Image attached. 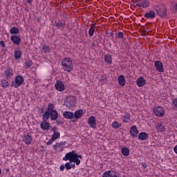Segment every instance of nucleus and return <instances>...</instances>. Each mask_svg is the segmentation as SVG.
I'll use <instances>...</instances> for the list:
<instances>
[{
  "label": "nucleus",
  "mask_w": 177,
  "mask_h": 177,
  "mask_svg": "<svg viewBox=\"0 0 177 177\" xmlns=\"http://www.w3.org/2000/svg\"><path fill=\"white\" fill-rule=\"evenodd\" d=\"M80 158H82V156L78 155L75 153V151L67 153V160L69 161L67 162V169H74L75 168V164L77 166L80 165L81 164V160Z\"/></svg>",
  "instance_id": "f257e3e1"
},
{
  "label": "nucleus",
  "mask_w": 177,
  "mask_h": 177,
  "mask_svg": "<svg viewBox=\"0 0 177 177\" xmlns=\"http://www.w3.org/2000/svg\"><path fill=\"white\" fill-rule=\"evenodd\" d=\"M155 10L158 16L160 17H167V7L164 5H161L156 7Z\"/></svg>",
  "instance_id": "f03ea898"
},
{
  "label": "nucleus",
  "mask_w": 177,
  "mask_h": 177,
  "mask_svg": "<svg viewBox=\"0 0 177 177\" xmlns=\"http://www.w3.org/2000/svg\"><path fill=\"white\" fill-rule=\"evenodd\" d=\"M153 113L157 117H164L165 115V111H164V108L161 106H156L153 108Z\"/></svg>",
  "instance_id": "7ed1b4c3"
},
{
  "label": "nucleus",
  "mask_w": 177,
  "mask_h": 177,
  "mask_svg": "<svg viewBox=\"0 0 177 177\" xmlns=\"http://www.w3.org/2000/svg\"><path fill=\"white\" fill-rule=\"evenodd\" d=\"M68 105L67 107L70 110L71 109H74L75 107V104L77 103V100L75 97L73 96L67 97Z\"/></svg>",
  "instance_id": "20e7f679"
},
{
  "label": "nucleus",
  "mask_w": 177,
  "mask_h": 177,
  "mask_svg": "<svg viewBox=\"0 0 177 177\" xmlns=\"http://www.w3.org/2000/svg\"><path fill=\"white\" fill-rule=\"evenodd\" d=\"M54 106L53 104H49L47 110L46 111L45 113L44 114V120H48L49 116L50 115V112L54 109Z\"/></svg>",
  "instance_id": "39448f33"
},
{
  "label": "nucleus",
  "mask_w": 177,
  "mask_h": 177,
  "mask_svg": "<svg viewBox=\"0 0 177 177\" xmlns=\"http://www.w3.org/2000/svg\"><path fill=\"white\" fill-rule=\"evenodd\" d=\"M155 68L158 71V73H164V65L160 61H156L154 62Z\"/></svg>",
  "instance_id": "423d86ee"
},
{
  "label": "nucleus",
  "mask_w": 177,
  "mask_h": 177,
  "mask_svg": "<svg viewBox=\"0 0 177 177\" xmlns=\"http://www.w3.org/2000/svg\"><path fill=\"white\" fill-rule=\"evenodd\" d=\"M129 133L131 135L132 138H138V135H139L138 127L136 125L132 126L130 129Z\"/></svg>",
  "instance_id": "0eeeda50"
},
{
  "label": "nucleus",
  "mask_w": 177,
  "mask_h": 177,
  "mask_svg": "<svg viewBox=\"0 0 177 177\" xmlns=\"http://www.w3.org/2000/svg\"><path fill=\"white\" fill-rule=\"evenodd\" d=\"M82 114H84V110L79 109L77 110L74 113V120H73V122H77V120H79V118H81L82 117Z\"/></svg>",
  "instance_id": "6e6552de"
},
{
  "label": "nucleus",
  "mask_w": 177,
  "mask_h": 177,
  "mask_svg": "<svg viewBox=\"0 0 177 177\" xmlns=\"http://www.w3.org/2000/svg\"><path fill=\"white\" fill-rule=\"evenodd\" d=\"M88 124L91 128L96 129V118L95 116H91L88 120Z\"/></svg>",
  "instance_id": "1a4fd4ad"
},
{
  "label": "nucleus",
  "mask_w": 177,
  "mask_h": 177,
  "mask_svg": "<svg viewBox=\"0 0 177 177\" xmlns=\"http://www.w3.org/2000/svg\"><path fill=\"white\" fill-rule=\"evenodd\" d=\"M15 87L18 88V86H20V85H21V84L24 82V78H23V76L17 75L15 77Z\"/></svg>",
  "instance_id": "9d476101"
},
{
  "label": "nucleus",
  "mask_w": 177,
  "mask_h": 177,
  "mask_svg": "<svg viewBox=\"0 0 177 177\" xmlns=\"http://www.w3.org/2000/svg\"><path fill=\"white\" fill-rule=\"evenodd\" d=\"M22 140L25 145H29L32 142V138H31V136L25 134L22 137Z\"/></svg>",
  "instance_id": "9b49d317"
},
{
  "label": "nucleus",
  "mask_w": 177,
  "mask_h": 177,
  "mask_svg": "<svg viewBox=\"0 0 177 177\" xmlns=\"http://www.w3.org/2000/svg\"><path fill=\"white\" fill-rule=\"evenodd\" d=\"M10 39H11L12 42H13V44H15V45H20V42L21 41V39L17 35H12L10 37Z\"/></svg>",
  "instance_id": "f8f14e48"
},
{
  "label": "nucleus",
  "mask_w": 177,
  "mask_h": 177,
  "mask_svg": "<svg viewBox=\"0 0 177 177\" xmlns=\"http://www.w3.org/2000/svg\"><path fill=\"white\" fill-rule=\"evenodd\" d=\"M21 55H23V51L19 48H16L14 50V57L15 60H19L20 57H21Z\"/></svg>",
  "instance_id": "ddd939ff"
},
{
  "label": "nucleus",
  "mask_w": 177,
  "mask_h": 177,
  "mask_svg": "<svg viewBox=\"0 0 177 177\" xmlns=\"http://www.w3.org/2000/svg\"><path fill=\"white\" fill-rule=\"evenodd\" d=\"M102 177H117V172L114 171H107L102 174Z\"/></svg>",
  "instance_id": "4468645a"
},
{
  "label": "nucleus",
  "mask_w": 177,
  "mask_h": 177,
  "mask_svg": "<svg viewBox=\"0 0 177 177\" xmlns=\"http://www.w3.org/2000/svg\"><path fill=\"white\" fill-rule=\"evenodd\" d=\"M136 84L137 86H145V85H146V80H145V78H143V77H140L136 80Z\"/></svg>",
  "instance_id": "2eb2a0df"
},
{
  "label": "nucleus",
  "mask_w": 177,
  "mask_h": 177,
  "mask_svg": "<svg viewBox=\"0 0 177 177\" xmlns=\"http://www.w3.org/2000/svg\"><path fill=\"white\" fill-rule=\"evenodd\" d=\"M74 70V64H73V61L70 58L67 59V71L68 73H71Z\"/></svg>",
  "instance_id": "dca6fc26"
},
{
  "label": "nucleus",
  "mask_w": 177,
  "mask_h": 177,
  "mask_svg": "<svg viewBox=\"0 0 177 177\" xmlns=\"http://www.w3.org/2000/svg\"><path fill=\"white\" fill-rule=\"evenodd\" d=\"M49 117H50L51 120L53 121H56V120H57V117H59V114L57 113V111L56 110H52L50 112V115Z\"/></svg>",
  "instance_id": "f3484780"
},
{
  "label": "nucleus",
  "mask_w": 177,
  "mask_h": 177,
  "mask_svg": "<svg viewBox=\"0 0 177 177\" xmlns=\"http://www.w3.org/2000/svg\"><path fill=\"white\" fill-rule=\"evenodd\" d=\"M139 140H147L149 139V133L146 132H141L138 135Z\"/></svg>",
  "instance_id": "a211bd4d"
},
{
  "label": "nucleus",
  "mask_w": 177,
  "mask_h": 177,
  "mask_svg": "<svg viewBox=\"0 0 177 177\" xmlns=\"http://www.w3.org/2000/svg\"><path fill=\"white\" fill-rule=\"evenodd\" d=\"M49 122H46V121H43L41 122L40 124V128L43 130V131H48L49 129Z\"/></svg>",
  "instance_id": "6ab92c4d"
},
{
  "label": "nucleus",
  "mask_w": 177,
  "mask_h": 177,
  "mask_svg": "<svg viewBox=\"0 0 177 177\" xmlns=\"http://www.w3.org/2000/svg\"><path fill=\"white\" fill-rule=\"evenodd\" d=\"M118 81L120 86H125V76L120 75L118 77Z\"/></svg>",
  "instance_id": "aec40b11"
},
{
  "label": "nucleus",
  "mask_w": 177,
  "mask_h": 177,
  "mask_svg": "<svg viewBox=\"0 0 177 177\" xmlns=\"http://www.w3.org/2000/svg\"><path fill=\"white\" fill-rule=\"evenodd\" d=\"M55 88L57 91L62 92V91H64V84L62 82H57L55 84Z\"/></svg>",
  "instance_id": "412c9836"
},
{
  "label": "nucleus",
  "mask_w": 177,
  "mask_h": 177,
  "mask_svg": "<svg viewBox=\"0 0 177 177\" xmlns=\"http://www.w3.org/2000/svg\"><path fill=\"white\" fill-rule=\"evenodd\" d=\"M145 17H146V19H154V17H156V12L153 10H151L149 12L145 14Z\"/></svg>",
  "instance_id": "4be33fe9"
},
{
  "label": "nucleus",
  "mask_w": 177,
  "mask_h": 177,
  "mask_svg": "<svg viewBox=\"0 0 177 177\" xmlns=\"http://www.w3.org/2000/svg\"><path fill=\"white\" fill-rule=\"evenodd\" d=\"M104 62L108 63V64H111V63H113V58H111V55H110V54L104 55Z\"/></svg>",
  "instance_id": "5701e85b"
},
{
  "label": "nucleus",
  "mask_w": 177,
  "mask_h": 177,
  "mask_svg": "<svg viewBox=\"0 0 177 177\" xmlns=\"http://www.w3.org/2000/svg\"><path fill=\"white\" fill-rule=\"evenodd\" d=\"M122 154L125 157H128L129 156V149L127 147L122 148Z\"/></svg>",
  "instance_id": "b1692460"
},
{
  "label": "nucleus",
  "mask_w": 177,
  "mask_h": 177,
  "mask_svg": "<svg viewBox=\"0 0 177 177\" xmlns=\"http://www.w3.org/2000/svg\"><path fill=\"white\" fill-rule=\"evenodd\" d=\"M19 32V28H16V27H12L10 29V33L12 34V35H17Z\"/></svg>",
  "instance_id": "393cba45"
},
{
  "label": "nucleus",
  "mask_w": 177,
  "mask_h": 177,
  "mask_svg": "<svg viewBox=\"0 0 177 177\" xmlns=\"http://www.w3.org/2000/svg\"><path fill=\"white\" fill-rule=\"evenodd\" d=\"M156 129L157 131H160V132H164V131H165V127L164 126H162V124L158 123L156 124Z\"/></svg>",
  "instance_id": "a878e982"
},
{
  "label": "nucleus",
  "mask_w": 177,
  "mask_h": 177,
  "mask_svg": "<svg viewBox=\"0 0 177 177\" xmlns=\"http://www.w3.org/2000/svg\"><path fill=\"white\" fill-rule=\"evenodd\" d=\"M121 125L122 124L121 123H118L117 121H114L112 123V127L114 129H118V128L121 127Z\"/></svg>",
  "instance_id": "bb28decb"
},
{
  "label": "nucleus",
  "mask_w": 177,
  "mask_h": 177,
  "mask_svg": "<svg viewBox=\"0 0 177 177\" xmlns=\"http://www.w3.org/2000/svg\"><path fill=\"white\" fill-rule=\"evenodd\" d=\"M6 75L7 78H10L13 75V71L8 69L6 71Z\"/></svg>",
  "instance_id": "cd10ccee"
},
{
  "label": "nucleus",
  "mask_w": 177,
  "mask_h": 177,
  "mask_svg": "<svg viewBox=\"0 0 177 177\" xmlns=\"http://www.w3.org/2000/svg\"><path fill=\"white\" fill-rule=\"evenodd\" d=\"M60 137V133L57 132V131H54L53 136H52V138L54 140H56V139H58Z\"/></svg>",
  "instance_id": "c85d7f7f"
},
{
  "label": "nucleus",
  "mask_w": 177,
  "mask_h": 177,
  "mask_svg": "<svg viewBox=\"0 0 177 177\" xmlns=\"http://www.w3.org/2000/svg\"><path fill=\"white\" fill-rule=\"evenodd\" d=\"M53 150H55L56 151H60L59 149H62V145L59 143H56L55 145L53 146Z\"/></svg>",
  "instance_id": "c756f323"
},
{
  "label": "nucleus",
  "mask_w": 177,
  "mask_h": 177,
  "mask_svg": "<svg viewBox=\"0 0 177 177\" xmlns=\"http://www.w3.org/2000/svg\"><path fill=\"white\" fill-rule=\"evenodd\" d=\"M1 86L3 88H8L9 86V82L6 80H1Z\"/></svg>",
  "instance_id": "7c9ffc66"
},
{
  "label": "nucleus",
  "mask_w": 177,
  "mask_h": 177,
  "mask_svg": "<svg viewBox=\"0 0 177 177\" xmlns=\"http://www.w3.org/2000/svg\"><path fill=\"white\" fill-rule=\"evenodd\" d=\"M67 119L73 121V120H74V113L71 111H67Z\"/></svg>",
  "instance_id": "2f4dec72"
},
{
  "label": "nucleus",
  "mask_w": 177,
  "mask_h": 177,
  "mask_svg": "<svg viewBox=\"0 0 177 177\" xmlns=\"http://www.w3.org/2000/svg\"><path fill=\"white\" fill-rule=\"evenodd\" d=\"M150 6V2L148 0H143L142 1V8H146Z\"/></svg>",
  "instance_id": "473e14b6"
},
{
  "label": "nucleus",
  "mask_w": 177,
  "mask_h": 177,
  "mask_svg": "<svg viewBox=\"0 0 177 177\" xmlns=\"http://www.w3.org/2000/svg\"><path fill=\"white\" fill-rule=\"evenodd\" d=\"M93 34H95V29L93 26H91L88 30V35L89 37H93Z\"/></svg>",
  "instance_id": "72a5a7b5"
},
{
  "label": "nucleus",
  "mask_w": 177,
  "mask_h": 177,
  "mask_svg": "<svg viewBox=\"0 0 177 177\" xmlns=\"http://www.w3.org/2000/svg\"><path fill=\"white\" fill-rule=\"evenodd\" d=\"M129 118H131V115L126 113L124 116V122H128L129 121Z\"/></svg>",
  "instance_id": "f704fd0d"
},
{
  "label": "nucleus",
  "mask_w": 177,
  "mask_h": 177,
  "mask_svg": "<svg viewBox=\"0 0 177 177\" xmlns=\"http://www.w3.org/2000/svg\"><path fill=\"white\" fill-rule=\"evenodd\" d=\"M62 66H63V68H64V70L66 71H67V59H64L63 61H62Z\"/></svg>",
  "instance_id": "c9c22d12"
},
{
  "label": "nucleus",
  "mask_w": 177,
  "mask_h": 177,
  "mask_svg": "<svg viewBox=\"0 0 177 177\" xmlns=\"http://www.w3.org/2000/svg\"><path fill=\"white\" fill-rule=\"evenodd\" d=\"M140 30H142V32L144 33V35H146L147 31H149V28H145V26H142Z\"/></svg>",
  "instance_id": "e433bc0d"
},
{
  "label": "nucleus",
  "mask_w": 177,
  "mask_h": 177,
  "mask_svg": "<svg viewBox=\"0 0 177 177\" xmlns=\"http://www.w3.org/2000/svg\"><path fill=\"white\" fill-rule=\"evenodd\" d=\"M25 66L26 67H31V66H32V62L30 60H26L25 62Z\"/></svg>",
  "instance_id": "4c0bfd02"
},
{
  "label": "nucleus",
  "mask_w": 177,
  "mask_h": 177,
  "mask_svg": "<svg viewBox=\"0 0 177 177\" xmlns=\"http://www.w3.org/2000/svg\"><path fill=\"white\" fill-rule=\"evenodd\" d=\"M118 38H120V39H125V37H124V32H119L118 33Z\"/></svg>",
  "instance_id": "58836bf2"
},
{
  "label": "nucleus",
  "mask_w": 177,
  "mask_h": 177,
  "mask_svg": "<svg viewBox=\"0 0 177 177\" xmlns=\"http://www.w3.org/2000/svg\"><path fill=\"white\" fill-rule=\"evenodd\" d=\"M42 49H43V50H44V52H49V50H50V49L49 48V46H43Z\"/></svg>",
  "instance_id": "ea45409f"
},
{
  "label": "nucleus",
  "mask_w": 177,
  "mask_h": 177,
  "mask_svg": "<svg viewBox=\"0 0 177 177\" xmlns=\"http://www.w3.org/2000/svg\"><path fill=\"white\" fill-rule=\"evenodd\" d=\"M67 168V163H65L64 165H62L59 167L60 171H64V169Z\"/></svg>",
  "instance_id": "a19ab883"
},
{
  "label": "nucleus",
  "mask_w": 177,
  "mask_h": 177,
  "mask_svg": "<svg viewBox=\"0 0 177 177\" xmlns=\"http://www.w3.org/2000/svg\"><path fill=\"white\" fill-rule=\"evenodd\" d=\"M55 140L53 138H51L47 142H46V145H48V146H49V145H52V143H53V141H54Z\"/></svg>",
  "instance_id": "79ce46f5"
},
{
  "label": "nucleus",
  "mask_w": 177,
  "mask_h": 177,
  "mask_svg": "<svg viewBox=\"0 0 177 177\" xmlns=\"http://www.w3.org/2000/svg\"><path fill=\"white\" fill-rule=\"evenodd\" d=\"M143 0H140L138 3H136V6H139L140 8L143 6Z\"/></svg>",
  "instance_id": "37998d69"
},
{
  "label": "nucleus",
  "mask_w": 177,
  "mask_h": 177,
  "mask_svg": "<svg viewBox=\"0 0 177 177\" xmlns=\"http://www.w3.org/2000/svg\"><path fill=\"white\" fill-rule=\"evenodd\" d=\"M101 81H104V82L107 81V79L105 75H101Z\"/></svg>",
  "instance_id": "c03bdc74"
},
{
  "label": "nucleus",
  "mask_w": 177,
  "mask_h": 177,
  "mask_svg": "<svg viewBox=\"0 0 177 177\" xmlns=\"http://www.w3.org/2000/svg\"><path fill=\"white\" fill-rule=\"evenodd\" d=\"M173 104L175 106V107L177 108V98H175V99L173 100Z\"/></svg>",
  "instance_id": "a18cd8bd"
},
{
  "label": "nucleus",
  "mask_w": 177,
  "mask_h": 177,
  "mask_svg": "<svg viewBox=\"0 0 177 177\" xmlns=\"http://www.w3.org/2000/svg\"><path fill=\"white\" fill-rule=\"evenodd\" d=\"M131 2H133V6H134V8H136V1L135 0H131Z\"/></svg>",
  "instance_id": "49530a36"
},
{
  "label": "nucleus",
  "mask_w": 177,
  "mask_h": 177,
  "mask_svg": "<svg viewBox=\"0 0 177 177\" xmlns=\"http://www.w3.org/2000/svg\"><path fill=\"white\" fill-rule=\"evenodd\" d=\"M142 167H143L144 168H147V164H146L145 162H143L142 164Z\"/></svg>",
  "instance_id": "de8ad7c7"
},
{
  "label": "nucleus",
  "mask_w": 177,
  "mask_h": 177,
  "mask_svg": "<svg viewBox=\"0 0 177 177\" xmlns=\"http://www.w3.org/2000/svg\"><path fill=\"white\" fill-rule=\"evenodd\" d=\"M56 26L57 27H62L63 26V24H56Z\"/></svg>",
  "instance_id": "09e8293b"
},
{
  "label": "nucleus",
  "mask_w": 177,
  "mask_h": 177,
  "mask_svg": "<svg viewBox=\"0 0 177 177\" xmlns=\"http://www.w3.org/2000/svg\"><path fill=\"white\" fill-rule=\"evenodd\" d=\"M0 45L3 47L5 46V42L3 41H0Z\"/></svg>",
  "instance_id": "8fccbe9b"
},
{
  "label": "nucleus",
  "mask_w": 177,
  "mask_h": 177,
  "mask_svg": "<svg viewBox=\"0 0 177 177\" xmlns=\"http://www.w3.org/2000/svg\"><path fill=\"white\" fill-rule=\"evenodd\" d=\"M109 35H110V37H111L112 38L114 37V33H113V32H110Z\"/></svg>",
  "instance_id": "3c124183"
},
{
  "label": "nucleus",
  "mask_w": 177,
  "mask_h": 177,
  "mask_svg": "<svg viewBox=\"0 0 177 177\" xmlns=\"http://www.w3.org/2000/svg\"><path fill=\"white\" fill-rule=\"evenodd\" d=\"M64 118H67V111L64 112Z\"/></svg>",
  "instance_id": "603ef678"
},
{
  "label": "nucleus",
  "mask_w": 177,
  "mask_h": 177,
  "mask_svg": "<svg viewBox=\"0 0 177 177\" xmlns=\"http://www.w3.org/2000/svg\"><path fill=\"white\" fill-rule=\"evenodd\" d=\"M63 160H64V161H67V154L65 155Z\"/></svg>",
  "instance_id": "864d4df0"
},
{
  "label": "nucleus",
  "mask_w": 177,
  "mask_h": 177,
  "mask_svg": "<svg viewBox=\"0 0 177 177\" xmlns=\"http://www.w3.org/2000/svg\"><path fill=\"white\" fill-rule=\"evenodd\" d=\"M26 2H27L28 3H31V0H26Z\"/></svg>",
  "instance_id": "5fc2aeb1"
},
{
  "label": "nucleus",
  "mask_w": 177,
  "mask_h": 177,
  "mask_svg": "<svg viewBox=\"0 0 177 177\" xmlns=\"http://www.w3.org/2000/svg\"><path fill=\"white\" fill-rule=\"evenodd\" d=\"M151 24V23H147L146 26H150Z\"/></svg>",
  "instance_id": "6e6d98bb"
},
{
  "label": "nucleus",
  "mask_w": 177,
  "mask_h": 177,
  "mask_svg": "<svg viewBox=\"0 0 177 177\" xmlns=\"http://www.w3.org/2000/svg\"><path fill=\"white\" fill-rule=\"evenodd\" d=\"M92 46H93V48H95V46L94 43L92 44Z\"/></svg>",
  "instance_id": "4d7b16f0"
},
{
  "label": "nucleus",
  "mask_w": 177,
  "mask_h": 177,
  "mask_svg": "<svg viewBox=\"0 0 177 177\" xmlns=\"http://www.w3.org/2000/svg\"><path fill=\"white\" fill-rule=\"evenodd\" d=\"M109 46L111 47V43L109 44Z\"/></svg>",
  "instance_id": "13d9d810"
},
{
  "label": "nucleus",
  "mask_w": 177,
  "mask_h": 177,
  "mask_svg": "<svg viewBox=\"0 0 177 177\" xmlns=\"http://www.w3.org/2000/svg\"><path fill=\"white\" fill-rule=\"evenodd\" d=\"M1 169H0V174H1Z\"/></svg>",
  "instance_id": "bf43d9fd"
}]
</instances>
